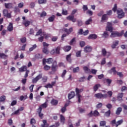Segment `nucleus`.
<instances>
[{
	"label": "nucleus",
	"mask_w": 127,
	"mask_h": 127,
	"mask_svg": "<svg viewBox=\"0 0 127 127\" xmlns=\"http://www.w3.org/2000/svg\"><path fill=\"white\" fill-rule=\"evenodd\" d=\"M98 38V36L96 34H92L89 35L88 37H87V39L88 40H96Z\"/></svg>",
	"instance_id": "obj_11"
},
{
	"label": "nucleus",
	"mask_w": 127,
	"mask_h": 127,
	"mask_svg": "<svg viewBox=\"0 0 127 127\" xmlns=\"http://www.w3.org/2000/svg\"><path fill=\"white\" fill-rule=\"evenodd\" d=\"M106 30L109 31L110 33L113 32V27L112 26V24L108 22L107 23V27H106Z\"/></svg>",
	"instance_id": "obj_10"
},
{
	"label": "nucleus",
	"mask_w": 127,
	"mask_h": 127,
	"mask_svg": "<svg viewBox=\"0 0 127 127\" xmlns=\"http://www.w3.org/2000/svg\"><path fill=\"white\" fill-rule=\"evenodd\" d=\"M20 41L22 43L24 44L26 42V37H23L20 39Z\"/></svg>",
	"instance_id": "obj_57"
},
{
	"label": "nucleus",
	"mask_w": 127,
	"mask_h": 127,
	"mask_svg": "<svg viewBox=\"0 0 127 127\" xmlns=\"http://www.w3.org/2000/svg\"><path fill=\"white\" fill-rule=\"evenodd\" d=\"M85 42H84V41H81V42H80V47H81V48L84 47L85 46Z\"/></svg>",
	"instance_id": "obj_62"
},
{
	"label": "nucleus",
	"mask_w": 127,
	"mask_h": 127,
	"mask_svg": "<svg viewBox=\"0 0 127 127\" xmlns=\"http://www.w3.org/2000/svg\"><path fill=\"white\" fill-rule=\"evenodd\" d=\"M108 19V17L107 14H104L102 15L101 17V22L107 21Z\"/></svg>",
	"instance_id": "obj_20"
},
{
	"label": "nucleus",
	"mask_w": 127,
	"mask_h": 127,
	"mask_svg": "<svg viewBox=\"0 0 127 127\" xmlns=\"http://www.w3.org/2000/svg\"><path fill=\"white\" fill-rule=\"evenodd\" d=\"M20 113L18 110L15 111L14 112L12 113L11 116L13 115H20Z\"/></svg>",
	"instance_id": "obj_50"
},
{
	"label": "nucleus",
	"mask_w": 127,
	"mask_h": 127,
	"mask_svg": "<svg viewBox=\"0 0 127 127\" xmlns=\"http://www.w3.org/2000/svg\"><path fill=\"white\" fill-rule=\"evenodd\" d=\"M80 71L79 67L77 66L76 67L73 68V72L74 73H78Z\"/></svg>",
	"instance_id": "obj_36"
},
{
	"label": "nucleus",
	"mask_w": 127,
	"mask_h": 127,
	"mask_svg": "<svg viewBox=\"0 0 127 127\" xmlns=\"http://www.w3.org/2000/svg\"><path fill=\"white\" fill-rule=\"evenodd\" d=\"M60 125V124L59 122H56L55 125H52L53 127H59Z\"/></svg>",
	"instance_id": "obj_64"
},
{
	"label": "nucleus",
	"mask_w": 127,
	"mask_h": 127,
	"mask_svg": "<svg viewBox=\"0 0 127 127\" xmlns=\"http://www.w3.org/2000/svg\"><path fill=\"white\" fill-rule=\"evenodd\" d=\"M42 34V29H40L38 30V31L37 32L36 36H40L41 34Z\"/></svg>",
	"instance_id": "obj_52"
},
{
	"label": "nucleus",
	"mask_w": 127,
	"mask_h": 127,
	"mask_svg": "<svg viewBox=\"0 0 127 127\" xmlns=\"http://www.w3.org/2000/svg\"><path fill=\"white\" fill-rule=\"evenodd\" d=\"M4 6L6 9H10L12 7V4L11 3H5Z\"/></svg>",
	"instance_id": "obj_27"
},
{
	"label": "nucleus",
	"mask_w": 127,
	"mask_h": 127,
	"mask_svg": "<svg viewBox=\"0 0 127 127\" xmlns=\"http://www.w3.org/2000/svg\"><path fill=\"white\" fill-rule=\"evenodd\" d=\"M124 34V31L122 30L120 33L119 32H113L111 33V38H115L117 37H121Z\"/></svg>",
	"instance_id": "obj_4"
},
{
	"label": "nucleus",
	"mask_w": 127,
	"mask_h": 127,
	"mask_svg": "<svg viewBox=\"0 0 127 127\" xmlns=\"http://www.w3.org/2000/svg\"><path fill=\"white\" fill-rule=\"evenodd\" d=\"M58 68V65H57V62L56 61H55L52 65V70L53 72H56Z\"/></svg>",
	"instance_id": "obj_6"
},
{
	"label": "nucleus",
	"mask_w": 127,
	"mask_h": 127,
	"mask_svg": "<svg viewBox=\"0 0 127 127\" xmlns=\"http://www.w3.org/2000/svg\"><path fill=\"white\" fill-rule=\"evenodd\" d=\"M7 29L9 32H12L13 31V28L12 23H9V25L8 26Z\"/></svg>",
	"instance_id": "obj_23"
},
{
	"label": "nucleus",
	"mask_w": 127,
	"mask_h": 127,
	"mask_svg": "<svg viewBox=\"0 0 127 127\" xmlns=\"http://www.w3.org/2000/svg\"><path fill=\"white\" fill-rule=\"evenodd\" d=\"M73 31V28L71 27L69 29L67 28L64 29V32L67 33L68 35L70 34Z\"/></svg>",
	"instance_id": "obj_17"
},
{
	"label": "nucleus",
	"mask_w": 127,
	"mask_h": 127,
	"mask_svg": "<svg viewBox=\"0 0 127 127\" xmlns=\"http://www.w3.org/2000/svg\"><path fill=\"white\" fill-rule=\"evenodd\" d=\"M58 103H59L58 100L54 99H52L51 102V104L54 106L57 105L58 104Z\"/></svg>",
	"instance_id": "obj_26"
},
{
	"label": "nucleus",
	"mask_w": 127,
	"mask_h": 127,
	"mask_svg": "<svg viewBox=\"0 0 127 127\" xmlns=\"http://www.w3.org/2000/svg\"><path fill=\"white\" fill-rule=\"evenodd\" d=\"M71 49V47L70 46H65L63 48V50L65 52H68Z\"/></svg>",
	"instance_id": "obj_19"
},
{
	"label": "nucleus",
	"mask_w": 127,
	"mask_h": 127,
	"mask_svg": "<svg viewBox=\"0 0 127 127\" xmlns=\"http://www.w3.org/2000/svg\"><path fill=\"white\" fill-rule=\"evenodd\" d=\"M81 52L82 51H78L76 53V56L77 58H80L81 57Z\"/></svg>",
	"instance_id": "obj_43"
},
{
	"label": "nucleus",
	"mask_w": 127,
	"mask_h": 127,
	"mask_svg": "<svg viewBox=\"0 0 127 127\" xmlns=\"http://www.w3.org/2000/svg\"><path fill=\"white\" fill-rule=\"evenodd\" d=\"M124 97L123 93H118V95H117V100L118 101L122 102L123 101V98Z\"/></svg>",
	"instance_id": "obj_13"
},
{
	"label": "nucleus",
	"mask_w": 127,
	"mask_h": 127,
	"mask_svg": "<svg viewBox=\"0 0 127 127\" xmlns=\"http://www.w3.org/2000/svg\"><path fill=\"white\" fill-rule=\"evenodd\" d=\"M66 105H65V107H63L62 108L61 111H62V113H64L66 111Z\"/></svg>",
	"instance_id": "obj_63"
},
{
	"label": "nucleus",
	"mask_w": 127,
	"mask_h": 127,
	"mask_svg": "<svg viewBox=\"0 0 127 127\" xmlns=\"http://www.w3.org/2000/svg\"><path fill=\"white\" fill-rule=\"evenodd\" d=\"M100 127H104L106 126V122L105 121H100V123H99Z\"/></svg>",
	"instance_id": "obj_39"
},
{
	"label": "nucleus",
	"mask_w": 127,
	"mask_h": 127,
	"mask_svg": "<svg viewBox=\"0 0 127 127\" xmlns=\"http://www.w3.org/2000/svg\"><path fill=\"white\" fill-rule=\"evenodd\" d=\"M123 123V120L121 119L116 122V127H118L119 126L122 125Z\"/></svg>",
	"instance_id": "obj_40"
},
{
	"label": "nucleus",
	"mask_w": 127,
	"mask_h": 127,
	"mask_svg": "<svg viewBox=\"0 0 127 127\" xmlns=\"http://www.w3.org/2000/svg\"><path fill=\"white\" fill-rule=\"evenodd\" d=\"M43 123L44 124H42L41 125L42 127H49V124L47 123V120H44L43 121Z\"/></svg>",
	"instance_id": "obj_30"
},
{
	"label": "nucleus",
	"mask_w": 127,
	"mask_h": 127,
	"mask_svg": "<svg viewBox=\"0 0 127 127\" xmlns=\"http://www.w3.org/2000/svg\"><path fill=\"white\" fill-rule=\"evenodd\" d=\"M43 52L44 54H46V55H48L49 51L48 50V49L47 47H44V48L43 49Z\"/></svg>",
	"instance_id": "obj_33"
},
{
	"label": "nucleus",
	"mask_w": 127,
	"mask_h": 127,
	"mask_svg": "<svg viewBox=\"0 0 127 127\" xmlns=\"http://www.w3.org/2000/svg\"><path fill=\"white\" fill-rule=\"evenodd\" d=\"M83 71L85 73H89L91 72V69L88 68V67L86 66H84L83 67Z\"/></svg>",
	"instance_id": "obj_18"
},
{
	"label": "nucleus",
	"mask_w": 127,
	"mask_h": 127,
	"mask_svg": "<svg viewBox=\"0 0 127 127\" xmlns=\"http://www.w3.org/2000/svg\"><path fill=\"white\" fill-rule=\"evenodd\" d=\"M76 12L77 10L74 9L71 13V15L68 16L66 17V19L70 21H72L73 23H75L77 21V20L76 18H74V15L76 13Z\"/></svg>",
	"instance_id": "obj_2"
},
{
	"label": "nucleus",
	"mask_w": 127,
	"mask_h": 127,
	"mask_svg": "<svg viewBox=\"0 0 127 127\" xmlns=\"http://www.w3.org/2000/svg\"><path fill=\"white\" fill-rule=\"evenodd\" d=\"M38 2L40 4L41 3H46L47 0H38Z\"/></svg>",
	"instance_id": "obj_54"
},
{
	"label": "nucleus",
	"mask_w": 127,
	"mask_h": 127,
	"mask_svg": "<svg viewBox=\"0 0 127 127\" xmlns=\"http://www.w3.org/2000/svg\"><path fill=\"white\" fill-rule=\"evenodd\" d=\"M47 107H48L47 102H46L42 104V105H40L38 109L42 111L43 108H46Z\"/></svg>",
	"instance_id": "obj_14"
},
{
	"label": "nucleus",
	"mask_w": 127,
	"mask_h": 127,
	"mask_svg": "<svg viewBox=\"0 0 127 127\" xmlns=\"http://www.w3.org/2000/svg\"><path fill=\"white\" fill-rule=\"evenodd\" d=\"M83 88L80 89H79L78 88H76L75 92L76 93V96L78 98V102L79 103H81V98H82V96L80 94V93L83 92Z\"/></svg>",
	"instance_id": "obj_3"
},
{
	"label": "nucleus",
	"mask_w": 127,
	"mask_h": 127,
	"mask_svg": "<svg viewBox=\"0 0 127 127\" xmlns=\"http://www.w3.org/2000/svg\"><path fill=\"white\" fill-rule=\"evenodd\" d=\"M60 50H61V47L60 46H58L56 48L55 52L57 54H60Z\"/></svg>",
	"instance_id": "obj_45"
},
{
	"label": "nucleus",
	"mask_w": 127,
	"mask_h": 127,
	"mask_svg": "<svg viewBox=\"0 0 127 127\" xmlns=\"http://www.w3.org/2000/svg\"><path fill=\"white\" fill-rule=\"evenodd\" d=\"M66 73H67L66 70L64 69L61 75L62 77L64 78L65 77V75L66 74Z\"/></svg>",
	"instance_id": "obj_61"
},
{
	"label": "nucleus",
	"mask_w": 127,
	"mask_h": 127,
	"mask_svg": "<svg viewBox=\"0 0 127 127\" xmlns=\"http://www.w3.org/2000/svg\"><path fill=\"white\" fill-rule=\"evenodd\" d=\"M3 16L4 17H6L8 18H11V15L10 13H8V11L7 9H4L3 11Z\"/></svg>",
	"instance_id": "obj_9"
},
{
	"label": "nucleus",
	"mask_w": 127,
	"mask_h": 127,
	"mask_svg": "<svg viewBox=\"0 0 127 127\" xmlns=\"http://www.w3.org/2000/svg\"><path fill=\"white\" fill-rule=\"evenodd\" d=\"M42 111V110H41L37 109V112L39 114V117H40V118L41 119H43V116H44V114L41 113Z\"/></svg>",
	"instance_id": "obj_25"
},
{
	"label": "nucleus",
	"mask_w": 127,
	"mask_h": 127,
	"mask_svg": "<svg viewBox=\"0 0 127 127\" xmlns=\"http://www.w3.org/2000/svg\"><path fill=\"white\" fill-rule=\"evenodd\" d=\"M92 22V19L91 18L88 19V20H86V21H85V25H88L90 24V23Z\"/></svg>",
	"instance_id": "obj_53"
},
{
	"label": "nucleus",
	"mask_w": 127,
	"mask_h": 127,
	"mask_svg": "<svg viewBox=\"0 0 127 127\" xmlns=\"http://www.w3.org/2000/svg\"><path fill=\"white\" fill-rule=\"evenodd\" d=\"M77 25L78 27H81L83 26V21L81 19L77 20Z\"/></svg>",
	"instance_id": "obj_34"
},
{
	"label": "nucleus",
	"mask_w": 127,
	"mask_h": 127,
	"mask_svg": "<svg viewBox=\"0 0 127 127\" xmlns=\"http://www.w3.org/2000/svg\"><path fill=\"white\" fill-rule=\"evenodd\" d=\"M101 53H102V56L103 57H106L107 56V51L105 48L102 49V50L101 51Z\"/></svg>",
	"instance_id": "obj_38"
},
{
	"label": "nucleus",
	"mask_w": 127,
	"mask_h": 127,
	"mask_svg": "<svg viewBox=\"0 0 127 127\" xmlns=\"http://www.w3.org/2000/svg\"><path fill=\"white\" fill-rule=\"evenodd\" d=\"M119 41H115L113 42V44L111 45V48H112V49H115L116 47L119 45Z\"/></svg>",
	"instance_id": "obj_22"
},
{
	"label": "nucleus",
	"mask_w": 127,
	"mask_h": 127,
	"mask_svg": "<svg viewBox=\"0 0 127 127\" xmlns=\"http://www.w3.org/2000/svg\"><path fill=\"white\" fill-rule=\"evenodd\" d=\"M94 97L97 99H107L108 98V95L106 94H103L101 93H98L95 94Z\"/></svg>",
	"instance_id": "obj_5"
},
{
	"label": "nucleus",
	"mask_w": 127,
	"mask_h": 127,
	"mask_svg": "<svg viewBox=\"0 0 127 127\" xmlns=\"http://www.w3.org/2000/svg\"><path fill=\"white\" fill-rule=\"evenodd\" d=\"M51 68V66H49L48 65H45V66H44V69L45 70V71H48Z\"/></svg>",
	"instance_id": "obj_48"
},
{
	"label": "nucleus",
	"mask_w": 127,
	"mask_h": 127,
	"mask_svg": "<svg viewBox=\"0 0 127 127\" xmlns=\"http://www.w3.org/2000/svg\"><path fill=\"white\" fill-rule=\"evenodd\" d=\"M54 62V61L52 58H49L47 59V64H53Z\"/></svg>",
	"instance_id": "obj_35"
},
{
	"label": "nucleus",
	"mask_w": 127,
	"mask_h": 127,
	"mask_svg": "<svg viewBox=\"0 0 127 127\" xmlns=\"http://www.w3.org/2000/svg\"><path fill=\"white\" fill-rule=\"evenodd\" d=\"M42 78V73H40L38 75H37L35 78L33 79L32 83L33 84L36 83L38 81L41 79Z\"/></svg>",
	"instance_id": "obj_8"
},
{
	"label": "nucleus",
	"mask_w": 127,
	"mask_h": 127,
	"mask_svg": "<svg viewBox=\"0 0 127 127\" xmlns=\"http://www.w3.org/2000/svg\"><path fill=\"white\" fill-rule=\"evenodd\" d=\"M30 8L32 9H34L35 6V3L34 2H31L30 4Z\"/></svg>",
	"instance_id": "obj_55"
},
{
	"label": "nucleus",
	"mask_w": 127,
	"mask_h": 127,
	"mask_svg": "<svg viewBox=\"0 0 127 127\" xmlns=\"http://www.w3.org/2000/svg\"><path fill=\"white\" fill-rule=\"evenodd\" d=\"M75 96L74 91H71L70 93H69L68 95V98L69 100H71L72 98H74Z\"/></svg>",
	"instance_id": "obj_16"
},
{
	"label": "nucleus",
	"mask_w": 127,
	"mask_h": 127,
	"mask_svg": "<svg viewBox=\"0 0 127 127\" xmlns=\"http://www.w3.org/2000/svg\"><path fill=\"white\" fill-rule=\"evenodd\" d=\"M56 81H52L51 82V84L48 83L47 85H45L44 87L47 88H53V87L56 85Z\"/></svg>",
	"instance_id": "obj_7"
},
{
	"label": "nucleus",
	"mask_w": 127,
	"mask_h": 127,
	"mask_svg": "<svg viewBox=\"0 0 127 127\" xmlns=\"http://www.w3.org/2000/svg\"><path fill=\"white\" fill-rule=\"evenodd\" d=\"M5 100V96L4 95L0 97V102H4Z\"/></svg>",
	"instance_id": "obj_56"
},
{
	"label": "nucleus",
	"mask_w": 127,
	"mask_h": 127,
	"mask_svg": "<svg viewBox=\"0 0 127 127\" xmlns=\"http://www.w3.org/2000/svg\"><path fill=\"white\" fill-rule=\"evenodd\" d=\"M101 87V84H96L94 86H93V90L94 92H96L99 88Z\"/></svg>",
	"instance_id": "obj_24"
},
{
	"label": "nucleus",
	"mask_w": 127,
	"mask_h": 127,
	"mask_svg": "<svg viewBox=\"0 0 127 127\" xmlns=\"http://www.w3.org/2000/svg\"><path fill=\"white\" fill-rule=\"evenodd\" d=\"M93 114L94 117H98L100 115V113L97 110H95Z\"/></svg>",
	"instance_id": "obj_46"
},
{
	"label": "nucleus",
	"mask_w": 127,
	"mask_h": 127,
	"mask_svg": "<svg viewBox=\"0 0 127 127\" xmlns=\"http://www.w3.org/2000/svg\"><path fill=\"white\" fill-rule=\"evenodd\" d=\"M76 38L74 37L73 38L70 42L69 45L72 46L73 45V43H74L76 41Z\"/></svg>",
	"instance_id": "obj_60"
},
{
	"label": "nucleus",
	"mask_w": 127,
	"mask_h": 127,
	"mask_svg": "<svg viewBox=\"0 0 127 127\" xmlns=\"http://www.w3.org/2000/svg\"><path fill=\"white\" fill-rule=\"evenodd\" d=\"M60 117H61V122L63 123L64 124V123L65 122V118H64V117L62 115H61Z\"/></svg>",
	"instance_id": "obj_49"
},
{
	"label": "nucleus",
	"mask_w": 127,
	"mask_h": 127,
	"mask_svg": "<svg viewBox=\"0 0 127 127\" xmlns=\"http://www.w3.org/2000/svg\"><path fill=\"white\" fill-rule=\"evenodd\" d=\"M30 124L32 125H34L36 124V120L34 118H32L30 121Z\"/></svg>",
	"instance_id": "obj_51"
},
{
	"label": "nucleus",
	"mask_w": 127,
	"mask_h": 127,
	"mask_svg": "<svg viewBox=\"0 0 127 127\" xmlns=\"http://www.w3.org/2000/svg\"><path fill=\"white\" fill-rule=\"evenodd\" d=\"M27 70V66H22L21 68H19V71L20 72H24L25 71H26Z\"/></svg>",
	"instance_id": "obj_37"
},
{
	"label": "nucleus",
	"mask_w": 127,
	"mask_h": 127,
	"mask_svg": "<svg viewBox=\"0 0 127 127\" xmlns=\"http://www.w3.org/2000/svg\"><path fill=\"white\" fill-rule=\"evenodd\" d=\"M8 56L6 55L4 53H0V58L4 60H6Z\"/></svg>",
	"instance_id": "obj_29"
},
{
	"label": "nucleus",
	"mask_w": 127,
	"mask_h": 127,
	"mask_svg": "<svg viewBox=\"0 0 127 127\" xmlns=\"http://www.w3.org/2000/svg\"><path fill=\"white\" fill-rule=\"evenodd\" d=\"M109 37L108 32L107 31H105L104 33L102 34V37L104 38H107Z\"/></svg>",
	"instance_id": "obj_42"
},
{
	"label": "nucleus",
	"mask_w": 127,
	"mask_h": 127,
	"mask_svg": "<svg viewBox=\"0 0 127 127\" xmlns=\"http://www.w3.org/2000/svg\"><path fill=\"white\" fill-rule=\"evenodd\" d=\"M46 16H47V13L45 11H43L40 15L41 17H45Z\"/></svg>",
	"instance_id": "obj_58"
},
{
	"label": "nucleus",
	"mask_w": 127,
	"mask_h": 127,
	"mask_svg": "<svg viewBox=\"0 0 127 127\" xmlns=\"http://www.w3.org/2000/svg\"><path fill=\"white\" fill-rule=\"evenodd\" d=\"M37 47V45L36 44H34L32 47H31L29 48V52H32L34 50H35V49H36V48Z\"/></svg>",
	"instance_id": "obj_47"
},
{
	"label": "nucleus",
	"mask_w": 127,
	"mask_h": 127,
	"mask_svg": "<svg viewBox=\"0 0 127 127\" xmlns=\"http://www.w3.org/2000/svg\"><path fill=\"white\" fill-rule=\"evenodd\" d=\"M118 7H117V4H114V7L112 8V11L115 13L116 11H117V15L119 19H122L125 17V14L124 12L123 11V9H120L119 10H117Z\"/></svg>",
	"instance_id": "obj_1"
},
{
	"label": "nucleus",
	"mask_w": 127,
	"mask_h": 127,
	"mask_svg": "<svg viewBox=\"0 0 127 127\" xmlns=\"http://www.w3.org/2000/svg\"><path fill=\"white\" fill-rule=\"evenodd\" d=\"M35 57L37 59H42L43 58V55L41 54H37Z\"/></svg>",
	"instance_id": "obj_41"
},
{
	"label": "nucleus",
	"mask_w": 127,
	"mask_h": 127,
	"mask_svg": "<svg viewBox=\"0 0 127 127\" xmlns=\"http://www.w3.org/2000/svg\"><path fill=\"white\" fill-rule=\"evenodd\" d=\"M6 33H7L6 30L3 29L1 33V35H2V36H4L6 35Z\"/></svg>",
	"instance_id": "obj_59"
},
{
	"label": "nucleus",
	"mask_w": 127,
	"mask_h": 127,
	"mask_svg": "<svg viewBox=\"0 0 127 127\" xmlns=\"http://www.w3.org/2000/svg\"><path fill=\"white\" fill-rule=\"evenodd\" d=\"M110 115H111L110 110H109L108 111H107V112H105V113L104 114V116L107 117H109L110 116Z\"/></svg>",
	"instance_id": "obj_44"
},
{
	"label": "nucleus",
	"mask_w": 127,
	"mask_h": 127,
	"mask_svg": "<svg viewBox=\"0 0 127 127\" xmlns=\"http://www.w3.org/2000/svg\"><path fill=\"white\" fill-rule=\"evenodd\" d=\"M30 21L29 20L24 21L23 22V25H24L26 27H28L30 25Z\"/></svg>",
	"instance_id": "obj_28"
},
{
	"label": "nucleus",
	"mask_w": 127,
	"mask_h": 127,
	"mask_svg": "<svg viewBox=\"0 0 127 127\" xmlns=\"http://www.w3.org/2000/svg\"><path fill=\"white\" fill-rule=\"evenodd\" d=\"M92 48L90 46H86L84 47V53H88L92 51Z\"/></svg>",
	"instance_id": "obj_12"
},
{
	"label": "nucleus",
	"mask_w": 127,
	"mask_h": 127,
	"mask_svg": "<svg viewBox=\"0 0 127 127\" xmlns=\"http://www.w3.org/2000/svg\"><path fill=\"white\" fill-rule=\"evenodd\" d=\"M117 71L116 69V67H113L111 69L108 70V73L109 74H112L113 72V74L116 75L117 73Z\"/></svg>",
	"instance_id": "obj_15"
},
{
	"label": "nucleus",
	"mask_w": 127,
	"mask_h": 127,
	"mask_svg": "<svg viewBox=\"0 0 127 127\" xmlns=\"http://www.w3.org/2000/svg\"><path fill=\"white\" fill-rule=\"evenodd\" d=\"M122 111H123V109L122 107H118L116 110L115 114H116V115H120L121 114V113L122 112Z\"/></svg>",
	"instance_id": "obj_21"
},
{
	"label": "nucleus",
	"mask_w": 127,
	"mask_h": 127,
	"mask_svg": "<svg viewBox=\"0 0 127 127\" xmlns=\"http://www.w3.org/2000/svg\"><path fill=\"white\" fill-rule=\"evenodd\" d=\"M71 54H70L69 55H67L66 56V61L69 62V63H71Z\"/></svg>",
	"instance_id": "obj_32"
},
{
	"label": "nucleus",
	"mask_w": 127,
	"mask_h": 127,
	"mask_svg": "<svg viewBox=\"0 0 127 127\" xmlns=\"http://www.w3.org/2000/svg\"><path fill=\"white\" fill-rule=\"evenodd\" d=\"M55 18H56V16L55 15H52V16L49 17L48 18V20H49V22H54Z\"/></svg>",
	"instance_id": "obj_31"
}]
</instances>
